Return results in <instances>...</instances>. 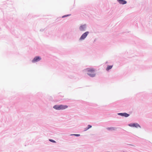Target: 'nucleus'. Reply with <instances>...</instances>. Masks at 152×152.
I'll return each mask as SVG.
<instances>
[{
    "instance_id": "1a4fd4ad",
    "label": "nucleus",
    "mask_w": 152,
    "mask_h": 152,
    "mask_svg": "<svg viewBox=\"0 0 152 152\" xmlns=\"http://www.w3.org/2000/svg\"><path fill=\"white\" fill-rule=\"evenodd\" d=\"M113 65H107L106 68V70L107 71H108L110 69H111L113 67Z\"/></svg>"
},
{
    "instance_id": "4468645a",
    "label": "nucleus",
    "mask_w": 152,
    "mask_h": 152,
    "mask_svg": "<svg viewBox=\"0 0 152 152\" xmlns=\"http://www.w3.org/2000/svg\"><path fill=\"white\" fill-rule=\"evenodd\" d=\"M49 141H50L51 142H53V143H56V142L54 140H52V139H49Z\"/></svg>"
},
{
    "instance_id": "7ed1b4c3",
    "label": "nucleus",
    "mask_w": 152,
    "mask_h": 152,
    "mask_svg": "<svg viewBox=\"0 0 152 152\" xmlns=\"http://www.w3.org/2000/svg\"><path fill=\"white\" fill-rule=\"evenodd\" d=\"M87 27V25L86 24H81L79 26V30L82 31H86Z\"/></svg>"
},
{
    "instance_id": "ddd939ff",
    "label": "nucleus",
    "mask_w": 152,
    "mask_h": 152,
    "mask_svg": "<svg viewBox=\"0 0 152 152\" xmlns=\"http://www.w3.org/2000/svg\"><path fill=\"white\" fill-rule=\"evenodd\" d=\"M71 15V14H68V15H63V16H62V18H65V17H66L69 16Z\"/></svg>"
},
{
    "instance_id": "9b49d317",
    "label": "nucleus",
    "mask_w": 152,
    "mask_h": 152,
    "mask_svg": "<svg viewBox=\"0 0 152 152\" xmlns=\"http://www.w3.org/2000/svg\"><path fill=\"white\" fill-rule=\"evenodd\" d=\"M87 74L90 77H94L96 75V74L95 73H87Z\"/></svg>"
},
{
    "instance_id": "f3484780",
    "label": "nucleus",
    "mask_w": 152,
    "mask_h": 152,
    "mask_svg": "<svg viewBox=\"0 0 152 152\" xmlns=\"http://www.w3.org/2000/svg\"><path fill=\"white\" fill-rule=\"evenodd\" d=\"M88 129H87V127L84 129V131H85L88 130Z\"/></svg>"
},
{
    "instance_id": "6e6552de",
    "label": "nucleus",
    "mask_w": 152,
    "mask_h": 152,
    "mask_svg": "<svg viewBox=\"0 0 152 152\" xmlns=\"http://www.w3.org/2000/svg\"><path fill=\"white\" fill-rule=\"evenodd\" d=\"M117 1L120 4L124 5L127 3V1L125 0H117Z\"/></svg>"
},
{
    "instance_id": "dca6fc26",
    "label": "nucleus",
    "mask_w": 152,
    "mask_h": 152,
    "mask_svg": "<svg viewBox=\"0 0 152 152\" xmlns=\"http://www.w3.org/2000/svg\"><path fill=\"white\" fill-rule=\"evenodd\" d=\"M45 28L44 29H41L40 30V31H41V32H42L43 31H44L45 30Z\"/></svg>"
},
{
    "instance_id": "20e7f679",
    "label": "nucleus",
    "mask_w": 152,
    "mask_h": 152,
    "mask_svg": "<svg viewBox=\"0 0 152 152\" xmlns=\"http://www.w3.org/2000/svg\"><path fill=\"white\" fill-rule=\"evenodd\" d=\"M42 58L40 56H36L32 60L31 62L32 63H35L39 61Z\"/></svg>"
},
{
    "instance_id": "423d86ee",
    "label": "nucleus",
    "mask_w": 152,
    "mask_h": 152,
    "mask_svg": "<svg viewBox=\"0 0 152 152\" xmlns=\"http://www.w3.org/2000/svg\"><path fill=\"white\" fill-rule=\"evenodd\" d=\"M117 115L126 118L128 117L130 115V114L126 113H117Z\"/></svg>"
},
{
    "instance_id": "f03ea898",
    "label": "nucleus",
    "mask_w": 152,
    "mask_h": 152,
    "mask_svg": "<svg viewBox=\"0 0 152 152\" xmlns=\"http://www.w3.org/2000/svg\"><path fill=\"white\" fill-rule=\"evenodd\" d=\"M89 33V32L88 31H86L83 33L80 38L79 40L81 41L84 40L87 37Z\"/></svg>"
},
{
    "instance_id": "39448f33",
    "label": "nucleus",
    "mask_w": 152,
    "mask_h": 152,
    "mask_svg": "<svg viewBox=\"0 0 152 152\" xmlns=\"http://www.w3.org/2000/svg\"><path fill=\"white\" fill-rule=\"evenodd\" d=\"M128 125L132 127H135V128H138L139 127L140 128H141V127L140 125L137 123H132L129 124Z\"/></svg>"
},
{
    "instance_id": "f257e3e1",
    "label": "nucleus",
    "mask_w": 152,
    "mask_h": 152,
    "mask_svg": "<svg viewBox=\"0 0 152 152\" xmlns=\"http://www.w3.org/2000/svg\"><path fill=\"white\" fill-rule=\"evenodd\" d=\"M68 107V106L66 105H55L53 106V108L56 110H60L65 109L67 108Z\"/></svg>"
},
{
    "instance_id": "2eb2a0df",
    "label": "nucleus",
    "mask_w": 152,
    "mask_h": 152,
    "mask_svg": "<svg viewBox=\"0 0 152 152\" xmlns=\"http://www.w3.org/2000/svg\"><path fill=\"white\" fill-rule=\"evenodd\" d=\"M92 127V126L90 125H88V127H87V129H89L91 128Z\"/></svg>"
},
{
    "instance_id": "0eeeda50",
    "label": "nucleus",
    "mask_w": 152,
    "mask_h": 152,
    "mask_svg": "<svg viewBox=\"0 0 152 152\" xmlns=\"http://www.w3.org/2000/svg\"><path fill=\"white\" fill-rule=\"evenodd\" d=\"M85 71H87L88 72L91 73H94L95 72V69L93 68H88L85 69L84 70Z\"/></svg>"
},
{
    "instance_id": "9d476101",
    "label": "nucleus",
    "mask_w": 152,
    "mask_h": 152,
    "mask_svg": "<svg viewBox=\"0 0 152 152\" xmlns=\"http://www.w3.org/2000/svg\"><path fill=\"white\" fill-rule=\"evenodd\" d=\"M107 129L109 130H115L116 129V128L114 127H107Z\"/></svg>"
},
{
    "instance_id": "f8f14e48",
    "label": "nucleus",
    "mask_w": 152,
    "mask_h": 152,
    "mask_svg": "<svg viewBox=\"0 0 152 152\" xmlns=\"http://www.w3.org/2000/svg\"><path fill=\"white\" fill-rule=\"evenodd\" d=\"M70 136H74L76 137H79L80 136V134H70Z\"/></svg>"
}]
</instances>
